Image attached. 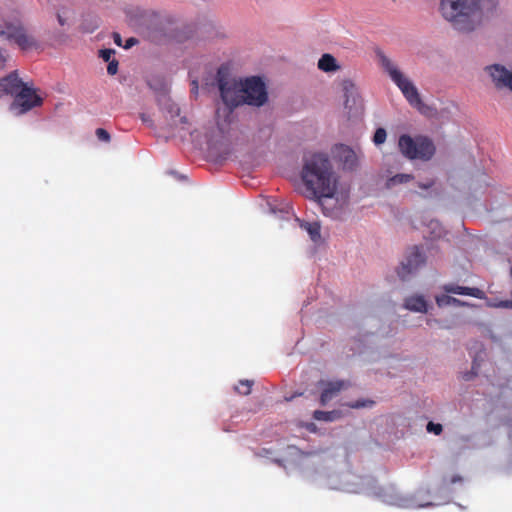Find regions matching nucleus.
<instances>
[{
  "instance_id": "nucleus-26",
  "label": "nucleus",
  "mask_w": 512,
  "mask_h": 512,
  "mask_svg": "<svg viewBox=\"0 0 512 512\" xmlns=\"http://www.w3.org/2000/svg\"><path fill=\"white\" fill-rule=\"evenodd\" d=\"M343 90L345 92V97H346L345 105L347 106L348 102H349V94L353 93V91L355 90V86L351 81L347 80V81L343 82Z\"/></svg>"
},
{
  "instance_id": "nucleus-18",
  "label": "nucleus",
  "mask_w": 512,
  "mask_h": 512,
  "mask_svg": "<svg viewBox=\"0 0 512 512\" xmlns=\"http://www.w3.org/2000/svg\"><path fill=\"white\" fill-rule=\"evenodd\" d=\"M301 227L307 231L310 238L317 242L321 238L320 230L321 226L318 222H305L301 224Z\"/></svg>"
},
{
  "instance_id": "nucleus-17",
  "label": "nucleus",
  "mask_w": 512,
  "mask_h": 512,
  "mask_svg": "<svg viewBox=\"0 0 512 512\" xmlns=\"http://www.w3.org/2000/svg\"><path fill=\"white\" fill-rule=\"evenodd\" d=\"M318 68L324 72H332L339 69V66L332 55L324 54L318 61Z\"/></svg>"
},
{
  "instance_id": "nucleus-40",
  "label": "nucleus",
  "mask_w": 512,
  "mask_h": 512,
  "mask_svg": "<svg viewBox=\"0 0 512 512\" xmlns=\"http://www.w3.org/2000/svg\"><path fill=\"white\" fill-rule=\"evenodd\" d=\"M180 122H182V123H186V117H182V118H180Z\"/></svg>"
},
{
  "instance_id": "nucleus-42",
  "label": "nucleus",
  "mask_w": 512,
  "mask_h": 512,
  "mask_svg": "<svg viewBox=\"0 0 512 512\" xmlns=\"http://www.w3.org/2000/svg\"><path fill=\"white\" fill-rule=\"evenodd\" d=\"M388 490L394 491V487L391 486V487L388 488Z\"/></svg>"
},
{
  "instance_id": "nucleus-36",
  "label": "nucleus",
  "mask_w": 512,
  "mask_h": 512,
  "mask_svg": "<svg viewBox=\"0 0 512 512\" xmlns=\"http://www.w3.org/2000/svg\"><path fill=\"white\" fill-rule=\"evenodd\" d=\"M137 39L131 37L129 39L126 40V45L124 46L126 49L128 48H131L132 46H134L136 43H137Z\"/></svg>"
},
{
  "instance_id": "nucleus-25",
  "label": "nucleus",
  "mask_w": 512,
  "mask_h": 512,
  "mask_svg": "<svg viewBox=\"0 0 512 512\" xmlns=\"http://www.w3.org/2000/svg\"><path fill=\"white\" fill-rule=\"evenodd\" d=\"M387 133L384 128H378L373 136V142L376 145L383 144L386 141Z\"/></svg>"
},
{
  "instance_id": "nucleus-8",
  "label": "nucleus",
  "mask_w": 512,
  "mask_h": 512,
  "mask_svg": "<svg viewBox=\"0 0 512 512\" xmlns=\"http://www.w3.org/2000/svg\"><path fill=\"white\" fill-rule=\"evenodd\" d=\"M42 104V98L38 96L34 89L24 84L22 88L14 95L11 104V110L17 115L24 114L34 107Z\"/></svg>"
},
{
  "instance_id": "nucleus-14",
  "label": "nucleus",
  "mask_w": 512,
  "mask_h": 512,
  "mask_svg": "<svg viewBox=\"0 0 512 512\" xmlns=\"http://www.w3.org/2000/svg\"><path fill=\"white\" fill-rule=\"evenodd\" d=\"M443 290L446 293L467 295L478 299H483L485 297V293L481 289L476 287H464L456 284H445L443 286Z\"/></svg>"
},
{
  "instance_id": "nucleus-27",
  "label": "nucleus",
  "mask_w": 512,
  "mask_h": 512,
  "mask_svg": "<svg viewBox=\"0 0 512 512\" xmlns=\"http://www.w3.org/2000/svg\"><path fill=\"white\" fill-rule=\"evenodd\" d=\"M374 403L375 402L373 400H357V401L349 404V406L354 409H359V408H364V407H372L374 405Z\"/></svg>"
},
{
  "instance_id": "nucleus-31",
  "label": "nucleus",
  "mask_w": 512,
  "mask_h": 512,
  "mask_svg": "<svg viewBox=\"0 0 512 512\" xmlns=\"http://www.w3.org/2000/svg\"><path fill=\"white\" fill-rule=\"evenodd\" d=\"M118 71V61L113 58L110 62H108L107 72L109 75H115Z\"/></svg>"
},
{
  "instance_id": "nucleus-24",
  "label": "nucleus",
  "mask_w": 512,
  "mask_h": 512,
  "mask_svg": "<svg viewBox=\"0 0 512 512\" xmlns=\"http://www.w3.org/2000/svg\"><path fill=\"white\" fill-rule=\"evenodd\" d=\"M376 495L386 503L399 505L397 499H395L394 496L388 493V491H386L384 488H380L379 491L376 492Z\"/></svg>"
},
{
  "instance_id": "nucleus-2",
  "label": "nucleus",
  "mask_w": 512,
  "mask_h": 512,
  "mask_svg": "<svg viewBox=\"0 0 512 512\" xmlns=\"http://www.w3.org/2000/svg\"><path fill=\"white\" fill-rule=\"evenodd\" d=\"M440 12L456 30L462 32L473 31L482 20L478 0H441Z\"/></svg>"
},
{
  "instance_id": "nucleus-41",
  "label": "nucleus",
  "mask_w": 512,
  "mask_h": 512,
  "mask_svg": "<svg viewBox=\"0 0 512 512\" xmlns=\"http://www.w3.org/2000/svg\"><path fill=\"white\" fill-rule=\"evenodd\" d=\"M193 85H194L195 90H197V89H198V86H197L196 81H193Z\"/></svg>"
},
{
  "instance_id": "nucleus-16",
  "label": "nucleus",
  "mask_w": 512,
  "mask_h": 512,
  "mask_svg": "<svg viewBox=\"0 0 512 512\" xmlns=\"http://www.w3.org/2000/svg\"><path fill=\"white\" fill-rule=\"evenodd\" d=\"M404 307L410 311L414 312H421L426 313L427 312V302L424 299L423 296L420 295H413L410 297H407L404 302Z\"/></svg>"
},
{
  "instance_id": "nucleus-35",
  "label": "nucleus",
  "mask_w": 512,
  "mask_h": 512,
  "mask_svg": "<svg viewBox=\"0 0 512 512\" xmlns=\"http://www.w3.org/2000/svg\"><path fill=\"white\" fill-rule=\"evenodd\" d=\"M434 185V180H430L426 183H419L418 187L421 189H429Z\"/></svg>"
},
{
  "instance_id": "nucleus-3",
  "label": "nucleus",
  "mask_w": 512,
  "mask_h": 512,
  "mask_svg": "<svg viewBox=\"0 0 512 512\" xmlns=\"http://www.w3.org/2000/svg\"><path fill=\"white\" fill-rule=\"evenodd\" d=\"M379 62L390 79L400 89L408 103L425 114L428 107L422 102L416 86L410 81L384 53H378Z\"/></svg>"
},
{
  "instance_id": "nucleus-11",
  "label": "nucleus",
  "mask_w": 512,
  "mask_h": 512,
  "mask_svg": "<svg viewBox=\"0 0 512 512\" xmlns=\"http://www.w3.org/2000/svg\"><path fill=\"white\" fill-rule=\"evenodd\" d=\"M486 69L497 87H508L512 90V71H508L504 66L499 64L491 65Z\"/></svg>"
},
{
  "instance_id": "nucleus-33",
  "label": "nucleus",
  "mask_w": 512,
  "mask_h": 512,
  "mask_svg": "<svg viewBox=\"0 0 512 512\" xmlns=\"http://www.w3.org/2000/svg\"><path fill=\"white\" fill-rule=\"evenodd\" d=\"M496 307H501V308H509V309H512V300H504V301H501L499 302L497 305H495Z\"/></svg>"
},
{
  "instance_id": "nucleus-4",
  "label": "nucleus",
  "mask_w": 512,
  "mask_h": 512,
  "mask_svg": "<svg viewBox=\"0 0 512 512\" xmlns=\"http://www.w3.org/2000/svg\"><path fill=\"white\" fill-rule=\"evenodd\" d=\"M400 152L410 160L429 161L435 154L436 148L433 141L426 136L411 137L401 135L398 140Z\"/></svg>"
},
{
  "instance_id": "nucleus-19",
  "label": "nucleus",
  "mask_w": 512,
  "mask_h": 512,
  "mask_svg": "<svg viewBox=\"0 0 512 512\" xmlns=\"http://www.w3.org/2000/svg\"><path fill=\"white\" fill-rule=\"evenodd\" d=\"M435 300L439 307H445L449 305L464 306L466 304L465 302L446 294L436 296Z\"/></svg>"
},
{
  "instance_id": "nucleus-9",
  "label": "nucleus",
  "mask_w": 512,
  "mask_h": 512,
  "mask_svg": "<svg viewBox=\"0 0 512 512\" xmlns=\"http://www.w3.org/2000/svg\"><path fill=\"white\" fill-rule=\"evenodd\" d=\"M426 263V257L418 246H413L401 262L398 270V275L402 280H405L410 274L416 272L419 268Z\"/></svg>"
},
{
  "instance_id": "nucleus-7",
  "label": "nucleus",
  "mask_w": 512,
  "mask_h": 512,
  "mask_svg": "<svg viewBox=\"0 0 512 512\" xmlns=\"http://www.w3.org/2000/svg\"><path fill=\"white\" fill-rule=\"evenodd\" d=\"M243 104L260 107L268 99L265 83L256 76L243 81Z\"/></svg>"
},
{
  "instance_id": "nucleus-28",
  "label": "nucleus",
  "mask_w": 512,
  "mask_h": 512,
  "mask_svg": "<svg viewBox=\"0 0 512 512\" xmlns=\"http://www.w3.org/2000/svg\"><path fill=\"white\" fill-rule=\"evenodd\" d=\"M426 429L429 433H434L435 435H440L443 431V427L439 423H434L432 421L428 422Z\"/></svg>"
},
{
  "instance_id": "nucleus-22",
  "label": "nucleus",
  "mask_w": 512,
  "mask_h": 512,
  "mask_svg": "<svg viewBox=\"0 0 512 512\" xmlns=\"http://www.w3.org/2000/svg\"><path fill=\"white\" fill-rule=\"evenodd\" d=\"M413 178L414 177L412 174H404V173L396 174L395 176L388 179L387 186L391 187V186H394L397 184L408 183L411 180H413Z\"/></svg>"
},
{
  "instance_id": "nucleus-37",
  "label": "nucleus",
  "mask_w": 512,
  "mask_h": 512,
  "mask_svg": "<svg viewBox=\"0 0 512 512\" xmlns=\"http://www.w3.org/2000/svg\"><path fill=\"white\" fill-rule=\"evenodd\" d=\"M113 39H114V42H115V44H116V45H118V46H121V45H122V40H121V36H120V34H119V33H116V32H115V33L113 34Z\"/></svg>"
},
{
  "instance_id": "nucleus-44",
  "label": "nucleus",
  "mask_w": 512,
  "mask_h": 512,
  "mask_svg": "<svg viewBox=\"0 0 512 512\" xmlns=\"http://www.w3.org/2000/svg\"><path fill=\"white\" fill-rule=\"evenodd\" d=\"M510 273H511V276H512V267H511Z\"/></svg>"
},
{
  "instance_id": "nucleus-15",
  "label": "nucleus",
  "mask_w": 512,
  "mask_h": 512,
  "mask_svg": "<svg viewBox=\"0 0 512 512\" xmlns=\"http://www.w3.org/2000/svg\"><path fill=\"white\" fill-rule=\"evenodd\" d=\"M232 105H225L219 107L216 111V124L221 131H225L233 121V109Z\"/></svg>"
},
{
  "instance_id": "nucleus-6",
  "label": "nucleus",
  "mask_w": 512,
  "mask_h": 512,
  "mask_svg": "<svg viewBox=\"0 0 512 512\" xmlns=\"http://www.w3.org/2000/svg\"><path fill=\"white\" fill-rule=\"evenodd\" d=\"M216 79L221 99L225 105L238 107L243 104V81L230 78L227 70L223 67L218 69Z\"/></svg>"
},
{
  "instance_id": "nucleus-5",
  "label": "nucleus",
  "mask_w": 512,
  "mask_h": 512,
  "mask_svg": "<svg viewBox=\"0 0 512 512\" xmlns=\"http://www.w3.org/2000/svg\"><path fill=\"white\" fill-rule=\"evenodd\" d=\"M0 37L15 44L23 51L37 46L36 39L28 33L20 21H7L0 18Z\"/></svg>"
},
{
  "instance_id": "nucleus-13",
  "label": "nucleus",
  "mask_w": 512,
  "mask_h": 512,
  "mask_svg": "<svg viewBox=\"0 0 512 512\" xmlns=\"http://www.w3.org/2000/svg\"><path fill=\"white\" fill-rule=\"evenodd\" d=\"M158 105L164 117L169 121L168 125L173 126L175 124V118L180 115V108L178 105L166 95L159 97Z\"/></svg>"
},
{
  "instance_id": "nucleus-20",
  "label": "nucleus",
  "mask_w": 512,
  "mask_h": 512,
  "mask_svg": "<svg viewBox=\"0 0 512 512\" xmlns=\"http://www.w3.org/2000/svg\"><path fill=\"white\" fill-rule=\"evenodd\" d=\"M338 417H339V412H337V411L316 410L313 413V418L317 421L331 422V421L336 420Z\"/></svg>"
},
{
  "instance_id": "nucleus-38",
  "label": "nucleus",
  "mask_w": 512,
  "mask_h": 512,
  "mask_svg": "<svg viewBox=\"0 0 512 512\" xmlns=\"http://www.w3.org/2000/svg\"><path fill=\"white\" fill-rule=\"evenodd\" d=\"M462 481H463V478L460 475H454L450 479L451 484H455V483L462 482Z\"/></svg>"
},
{
  "instance_id": "nucleus-21",
  "label": "nucleus",
  "mask_w": 512,
  "mask_h": 512,
  "mask_svg": "<svg viewBox=\"0 0 512 512\" xmlns=\"http://www.w3.org/2000/svg\"><path fill=\"white\" fill-rule=\"evenodd\" d=\"M340 152L345 166L352 168L356 160L354 151L347 146L341 145Z\"/></svg>"
},
{
  "instance_id": "nucleus-12",
  "label": "nucleus",
  "mask_w": 512,
  "mask_h": 512,
  "mask_svg": "<svg viewBox=\"0 0 512 512\" xmlns=\"http://www.w3.org/2000/svg\"><path fill=\"white\" fill-rule=\"evenodd\" d=\"M24 84L25 83L19 78L17 71H12L10 74L0 79V96L2 94L14 96Z\"/></svg>"
},
{
  "instance_id": "nucleus-32",
  "label": "nucleus",
  "mask_w": 512,
  "mask_h": 512,
  "mask_svg": "<svg viewBox=\"0 0 512 512\" xmlns=\"http://www.w3.org/2000/svg\"><path fill=\"white\" fill-rule=\"evenodd\" d=\"M66 15H67V11H62V12L58 11L57 12V21H58L59 25L64 26L67 24Z\"/></svg>"
},
{
  "instance_id": "nucleus-43",
  "label": "nucleus",
  "mask_w": 512,
  "mask_h": 512,
  "mask_svg": "<svg viewBox=\"0 0 512 512\" xmlns=\"http://www.w3.org/2000/svg\"><path fill=\"white\" fill-rule=\"evenodd\" d=\"M465 380H470V377L468 375H466Z\"/></svg>"
},
{
  "instance_id": "nucleus-29",
  "label": "nucleus",
  "mask_w": 512,
  "mask_h": 512,
  "mask_svg": "<svg viewBox=\"0 0 512 512\" xmlns=\"http://www.w3.org/2000/svg\"><path fill=\"white\" fill-rule=\"evenodd\" d=\"M115 51L113 49H102L99 51V56L105 61L110 62L113 58Z\"/></svg>"
},
{
  "instance_id": "nucleus-34",
  "label": "nucleus",
  "mask_w": 512,
  "mask_h": 512,
  "mask_svg": "<svg viewBox=\"0 0 512 512\" xmlns=\"http://www.w3.org/2000/svg\"><path fill=\"white\" fill-rule=\"evenodd\" d=\"M140 118H141V120L143 121V123H146V124H148V125L152 126L153 121H152V119L150 118V116H149L148 114H146V113H142V114L140 115Z\"/></svg>"
},
{
  "instance_id": "nucleus-10",
  "label": "nucleus",
  "mask_w": 512,
  "mask_h": 512,
  "mask_svg": "<svg viewBox=\"0 0 512 512\" xmlns=\"http://www.w3.org/2000/svg\"><path fill=\"white\" fill-rule=\"evenodd\" d=\"M319 385L323 387L320 403L321 405H326L333 398H335L342 390L349 387V382L345 380H337V381H320Z\"/></svg>"
},
{
  "instance_id": "nucleus-23",
  "label": "nucleus",
  "mask_w": 512,
  "mask_h": 512,
  "mask_svg": "<svg viewBox=\"0 0 512 512\" xmlns=\"http://www.w3.org/2000/svg\"><path fill=\"white\" fill-rule=\"evenodd\" d=\"M252 385L253 381L240 380L239 384L235 387V390L241 395H249L251 393Z\"/></svg>"
},
{
  "instance_id": "nucleus-30",
  "label": "nucleus",
  "mask_w": 512,
  "mask_h": 512,
  "mask_svg": "<svg viewBox=\"0 0 512 512\" xmlns=\"http://www.w3.org/2000/svg\"><path fill=\"white\" fill-rule=\"evenodd\" d=\"M95 133H96L97 138L100 141H103V142H109L110 141V134L105 129L97 128Z\"/></svg>"
},
{
  "instance_id": "nucleus-1",
  "label": "nucleus",
  "mask_w": 512,
  "mask_h": 512,
  "mask_svg": "<svg viewBox=\"0 0 512 512\" xmlns=\"http://www.w3.org/2000/svg\"><path fill=\"white\" fill-rule=\"evenodd\" d=\"M301 178L311 197L324 206L323 198H332L336 191V180L328 156L313 153L304 158Z\"/></svg>"
},
{
  "instance_id": "nucleus-39",
  "label": "nucleus",
  "mask_w": 512,
  "mask_h": 512,
  "mask_svg": "<svg viewBox=\"0 0 512 512\" xmlns=\"http://www.w3.org/2000/svg\"><path fill=\"white\" fill-rule=\"evenodd\" d=\"M475 369H476V364H475V362H474V363H473V366H472V372H473V374H477V372L475 371Z\"/></svg>"
}]
</instances>
